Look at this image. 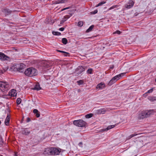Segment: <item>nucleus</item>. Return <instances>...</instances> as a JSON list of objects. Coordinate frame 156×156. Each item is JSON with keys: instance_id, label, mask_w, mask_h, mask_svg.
Masks as SVG:
<instances>
[{"instance_id": "obj_44", "label": "nucleus", "mask_w": 156, "mask_h": 156, "mask_svg": "<svg viewBox=\"0 0 156 156\" xmlns=\"http://www.w3.org/2000/svg\"><path fill=\"white\" fill-rule=\"evenodd\" d=\"M65 22V21L62 19V20L60 21V24H62Z\"/></svg>"}, {"instance_id": "obj_14", "label": "nucleus", "mask_w": 156, "mask_h": 156, "mask_svg": "<svg viewBox=\"0 0 156 156\" xmlns=\"http://www.w3.org/2000/svg\"><path fill=\"white\" fill-rule=\"evenodd\" d=\"M105 87V83L101 82L97 85L96 88L102 89H103Z\"/></svg>"}, {"instance_id": "obj_7", "label": "nucleus", "mask_w": 156, "mask_h": 156, "mask_svg": "<svg viewBox=\"0 0 156 156\" xmlns=\"http://www.w3.org/2000/svg\"><path fill=\"white\" fill-rule=\"evenodd\" d=\"M134 3L132 0H130L125 5V7L127 9H129L132 8L134 5Z\"/></svg>"}, {"instance_id": "obj_42", "label": "nucleus", "mask_w": 156, "mask_h": 156, "mask_svg": "<svg viewBox=\"0 0 156 156\" xmlns=\"http://www.w3.org/2000/svg\"><path fill=\"white\" fill-rule=\"evenodd\" d=\"M59 30L62 31L64 30V27H61L60 28Z\"/></svg>"}, {"instance_id": "obj_35", "label": "nucleus", "mask_w": 156, "mask_h": 156, "mask_svg": "<svg viewBox=\"0 0 156 156\" xmlns=\"http://www.w3.org/2000/svg\"><path fill=\"white\" fill-rule=\"evenodd\" d=\"M117 7H118V5H115V6H114L111 7L110 8H109V9L111 10V9H114L115 8H117Z\"/></svg>"}, {"instance_id": "obj_32", "label": "nucleus", "mask_w": 156, "mask_h": 156, "mask_svg": "<svg viewBox=\"0 0 156 156\" xmlns=\"http://www.w3.org/2000/svg\"><path fill=\"white\" fill-rule=\"evenodd\" d=\"M77 83L79 85L82 84L83 83V80H80L77 81Z\"/></svg>"}, {"instance_id": "obj_30", "label": "nucleus", "mask_w": 156, "mask_h": 156, "mask_svg": "<svg viewBox=\"0 0 156 156\" xmlns=\"http://www.w3.org/2000/svg\"><path fill=\"white\" fill-rule=\"evenodd\" d=\"M106 3V2L104 1L101 2L100 3H99L98 5H97L96 7H98L100 6H101L102 5Z\"/></svg>"}, {"instance_id": "obj_8", "label": "nucleus", "mask_w": 156, "mask_h": 156, "mask_svg": "<svg viewBox=\"0 0 156 156\" xmlns=\"http://www.w3.org/2000/svg\"><path fill=\"white\" fill-rule=\"evenodd\" d=\"M9 58L3 53L0 52V59L2 60H8Z\"/></svg>"}, {"instance_id": "obj_39", "label": "nucleus", "mask_w": 156, "mask_h": 156, "mask_svg": "<svg viewBox=\"0 0 156 156\" xmlns=\"http://www.w3.org/2000/svg\"><path fill=\"white\" fill-rule=\"evenodd\" d=\"M98 12L97 10H95L94 11H92L91 12V13L93 14H95L96 13Z\"/></svg>"}, {"instance_id": "obj_16", "label": "nucleus", "mask_w": 156, "mask_h": 156, "mask_svg": "<svg viewBox=\"0 0 156 156\" xmlns=\"http://www.w3.org/2000/svg\"><path fill=\"white\" fill-rule=\"evenodd\" d=\"M16 90L14 89H12L11 92H9V94L12 97H14L16 95Z\"/></svg>"}, {"instance_id": "obj_46", "label": "nucleus", "mask_w": 156, "mask_h": 156, "mask_svg": "<svg viewBox=\"0 0 156 156\" xmlns=\"http://www.w3.org/2000/svg\"><path fill=\"white\" fill-rule=\"evenodd\" d=\"M69 54H65V53H64V55L65 56H67L68 55H69Z\"/></svg>"}, {"instance_id": "obj_33", "label": "nucleus", "mask_w": 156, "mask_h": 156, "mask_svg": "<svg viewBox=\"0 0 156 156\" xmlns=\"http://www.w3.org/2000/svg\"><path fill=\"white\" fill-rule=\"evenodd\" d=\"M43 66L45 68H49L50 66H49V65L47 63H44V64Z\"/></svg>"}, {"instance_id": "obj_37", "label": "nucleus", "mask_w": 156, "mask_h": 156, "mask_svg": "<svg viewBox=\"0 0 156 156\" xmlns=\"http://www.w3.org/2000/svg\"><path fill=\"white\" fill-rule=\"evenodd\" d=\"M153 90V88H151V89H150V90H149L147 91V93H151L152 92Z\"/></svg>"}, {"instance_id": "obj_12", "label": "nucleus", "mask_w": 156, "mask_h": 156, "mask_svg": "<svg viewBox=\"0 0 156 156\" xmlns=\"http://www.w3.org/2000/svg\"><path fill=\"white\" fill-rule=\"evenodd\" d=\"M51 147L46 148L44 152V154L45 155H51Z\"/></svg>"}, {"instance_id": "obj_49", "label": "nucleus", "mask_w": 156, "mask_h": 156, "mask_svg": "<svg viewBox=\"0 0 156 156\" xmlns=\"http://www.w3.org/2000/svg\"><path fill=\"white\" fill-rule=\"evenodd\" d=\"M80 91V90L79 89L78 90V92H79Z\"/></svg>"}, {"instance_id": "obj_3", "label": "nucleus", "mask_w": 156, "mask_h": 156, "mask_svg": "<svg viewBox=\"0 0 156 156\" xmlns=\"http://www.w3.org/2000/svg\"><path fill=\"white\" fill-rule=\"evenodd\" d=\"M153 110H150L149 111H142L139 115L138 118L139 119H142L145 118H147L150 116Z\"/></svg>"}, {"instance_id": "obj_18", "label": "nucleus", "mask_w": 156, "mask_h": 156, "mask_svg": "<svg viewBox=\"0 0 156 156\" xmlns=\"http://www.w3.org/2000/svg\"><path fill=\"white\" fill-rule=\"evenodd\" d=\"M41 88L40 86V85L38 83H37L35 85L33 89L37 90H40L41 89Z\"/></svg>"}, {"instance_id": "obj_15", "label": "nucleus", "mask_w": 156, "mask_h": 156, "mask_svg": "<svg viewBox=\"0 0 156 156\" xmlns=\"http://www.w3.org/2000/svg\"><path fill=\"white\" fill-rule=\"evenodd\" d=\"M67 2V0H59L54 1L53 4H58L59 3H63Z\"/></svg>"}, {"instance_id": "obj_52", "label": "nucleus", "mask_w": 156, "mask_h": 156, "mask_svg": "<svg viewBox=\"0 0 156 156\" xmlns=\"http://www.w3.org/2000/svg\"><path fill=\"white\" fill-rule=\"evenodd\" d=\"M1 156H3V155H1Z\"/></svg>"}, {"instance_id": "obj_13", "label": "nucleus", "mask_w": 156, "mask_h": 156, "mask_svg": "<svg viewBox=\"0 0 156 156\" xmlns=\"http://www.w3.org/2000/svg\"><path fill=\"white\" fill-rule=\"evenodd\" d=\"M22 133L25 135H27L30 133V131L27 128H24L22 130Z\"/></svg>"}, {"instance_id": "obj_25", "label": "nucleus", "mask_w": 156, "mask_h": 156, "mask_svg": "<svg viewBox=\"0 0 156 156\" xmlns=\"http://www.w3.org/2000/svg\"><path fill=\"white\" fill-rule=\"evenodd\" d=\"M93 69L91 68L89 69L87 71V73L88 74H92V73Z\"/></svg>"}, {"instance_id": "obj_11", "label": "nucleus", "mask_w": 156, "mask_h": 156, "mask_svg": "<svg viewBox=\"0 0 156 156\" xmlns=\"http://www.w3.org/2000/svg\"><path fill=\"white\" fill-rule=\"evenodd\" d=\"M10 115L9 113L7 114V117L5 119V123L6 126H9V124Z\"/></svg>"}, {"instance_id": "obj_1", "label": "nucleus", "mask_w": 156, "mask_h": 156, "mask_svg": "<svg viewBox=\"0 0 156 156\" xmlns=\"http://www.w3.org/2000/svg\"><path fill=\"white\" fill-rule=\"evenodd\" d=\"M24 73L27 76H36L37 74V72L35 68L30 67L25 70Z\"/></svg>"}, {"instance_id": "obj_26", "label": "nucleus", "mask_w": 156, "mask_h": 156, "mask_svg": "<svg viewBox=\"0 0 156 156\" xmlns=\"http://www.w3.org/2000/svg\"><path fill=\"white\" fill-rule=\"evenodd\" d=\"M93 115L92 114L90 113V114H89L86 115L85 117L86 118H90Z\"/></svg>"}, {"instance_id": "obj_51", "label": "nucleus", "mask_w": 156, "mask_h": 156, "mask_svg": "<svg viewBox=\"0 0 156 156\" xmlns=\"http://www.w3.org/2000/svg\"><path fill=\"white\" fill-rule=\"evenodd\" d=\"M8 110H9V109H8Z\"/></svg>"}, {"instance_id": "obj_19", "label": "nucleus", "mask_w": 156, "mask_h": 156, "mask_svg": "<svg viewBox=\"0 0 156 156\" xmlns=\"http://www.w3.org/2000/svg\"><path fill=\"white\" fill-rule=\"evenodd\" d=\"M148 99L151 101H156V97L150 96L148 97Z\"/></svg>"}, {"instance_id": "obj_6", "label": "nucleus", "mask_w": 156, "mask_h": 156, "mask_svg": "<svg viewBox=\"0 0 156 156\" xmlns=\"http://www.w3.org/2000/svg\"><path fill=\"white\" fill-rule=\"evenodd\" d=\"M51 155H58L61 152V149L55 147H51Z\"/></svg>"}, {"instance_id": "obj_36", "label": "nucleus", "mask_w": 156, "mask_h": 156, "mask_svg": "<svg viewBox=\"0 0 156 156\" xmlns=\"http://www.w3.org/2000/svg\"><path fill=\"white\" fill-rule=\"evenodd\" d=\"M58 52H61V53H65V54H69V53L66 52H65V51H61V50H58Z\"/></svg>"}, {"instance_id": "obj_31", "label": "nucleus", "mask_w": 156, "mask_h": 156, "mask_svg": "<svg viewBox=\"0 0 156 156\" xmlns=\"http://www.w3.org/2000/svg\"><path fill=\"white\" fill-rule=\"evenodd\" d=\"M83 21H80L78 22V23L77 25L81 27L82 26H83Z\"/></svg>"}, {"instance_id": "obj_50", "label": "nucleus", "mask_w": 156, "mask_h": 156, "mask_svg": "<svg viewBox=\"0 0 156 156\" xmlns=\"http://www.w3.org/2000/svg\"><path fill=\"white\" fill-rule=\"evenodd\" d=\"M155 81L156 82V79H155Z\"/></svg>"}, {"instance_id": "obj_43", "label": "nucleus", "mask_w": 156, "mask_h": 156, "mask_svg": "<svg viewBox=\"0 0 156 156\" xmlns=\"http://www.w3.org/2000/svg\"><path fill=\"white\" fill-rule=\"evenodd\" d=\"M69 8H70L69 7H66V8H64L62 9L61 11H63L64 10L68 9H69Z\"/></svg>"}, {"instance_id": "obj_2", "label": "nucleus", "mask_w": 156, "mask_h": 156, "mask_svg": "<svg viewBox=\"0 0 156 156\" xmlns=\"http://www.w3.org/2000/svg\"><path fill=\"white\" fill-rule=\"evenodd\" d=\"M10 87L8 83L5 81H0V89L5 93L9 89Z\"/></svg>"}, {"instance_id": "obj_20", "label": "nucleus", "mask_w": 156, "mask_h": 156, "mask_svg": "<svg viewBox=\"0 0 156 156\" xmlns=\"http://www.w3.org/2000/svg\"><path fill=\"white\" fill-rule=\"evenodd\" d=\"M94 25H92L86 30V32L87 33H88L90 31H91L94 28Z\"/></svg>"}, {"instance_id": "obj_21", "label": "nucleus", "mask_w": 156, "mask_h": 156, "mask_svg": "<svg viewBox=\"0 0 156 156\" xmlns=\"http://www.w3.org/2000/svg\"><path fill=\"white\" fill-rule=\"evenodd\" d=\"M114 127H115L114 125H112L108 126L106 129H103V131H105L106 130H108L109 129H111L112 128Z\"/></svg>"}, {"instance_id": "obj_29", "label": "nucleus", "mask_w": 156, "mask_h": 156, "mask_svg": "<svg viewBox=\"0 0 156 156\" xmlns=\"http://www.w3.org/2000/svg\"><path fill=\"white\" fill-rule=\"evenodd\" d=\"M70 17V16L69 15H66L64 16L62 19L64 21H66Z\"/></svg>"}, {"instance_id": "obj_47", "label": "nucleus", "mask_w": 156, "mask_h": 156, "mask_svg": "<svg viewBox=\"0 0 156 156\" xmlns=\"http://www.w3.org/2000/svg\"><path fill=\"white\" fill-rule=\"evenodd\" d=\"M14 156H17V154L15 153L14 155Z\"/></svg>"}, {"instance_id": "obj_10", "label": "nucleus", "mask_w": 156, "mask_h": 156, "mask_svg": "<svg viewBox=\"0 0 156 156\" xmlns=\"http://www.w3.org/2000/svg\"><path fill=\"white\" fill-rule=\"evenodd\" d=\"M84 68L82 66H79L77 69V71L78 72V74H80L83 72L85 71Z\"/></svg>"}, {"instance_id": "obj_9", "label": "nucleus", "mask_w": 156, "mask_h": 156, "mask_svg": "<svg viewBox=\"0 0 156 156\" xmlns=\"http://www.w3.org/2000/svg\"><path fill=\"white\" fill-rule=\"evenodd\" d=\"M26 67V65L23 63H21L18 64L17 66V69L20 72H21V70L23 69Z\"/></svg>"}, {"instance_id": "obj_28", "label": "nucleus", "mask_w": 156, "mask_h": 156, "mask_svg": "<svg viewBox=\"0 0 156 156\" xmlns=\"http://www.w3.org/2000/svg\"><path fill=\"white\" fill-rule=\"evenodd\" d=\"M21 102V99L20 98H18L16 100V103L17 105L20 104Z\"/></svg>"}, {"instance_id": "obj_22", "label": "nucleus", "mask_w": 156, "mask_h": 156, "mask_svg": "<svg viewBox=\"0 0 156 156\" xmlns=\"http://www.w3.org/2000/svg\"><path fill=\"white\" fill-rule=\"evenodd\" d=\"M4 12L7 15H8L10 14L11 11L8 9H4Z\"/></svg>"}, {"instance_id": "obj_27", "label": "nucleus", "mask_w": 156, "mask_h": 156, "mask_svg": "<svg viewBox=\"0 0 156 156\" xmlns=\"http://www.w3.org/2000/svg\"><path fill=\"white\" fill-rule=\"evenodd\" d=\"M137 135H138V134L135 133L132 134L130 135L129 137H128L127 139H129L130 138H132V137H133Z\"/></svg>"}, {"instance_id": "obj_4", "label": "nucleus", "mask_w": 156, "mask_h": 156, "mask_svg": "<svg viewBox=\"0 0 156 156\" xmlns=\"http://www.w3.org/2000/svg\"><path fill=\"white\" fill-rule=\"evenodd\" d=\"M125 74V73H122L114 77L109 82L108 84V85L109 86L112 85L115 83L117 80L119 79L120 77L123 76Z\"/></svg>"}, {"instance_id": "obj_5", "label": "nucleus", "mask_w": 156, "mask_h": 156, "mask_svg": "<svg viewBox=\"0 0 156 156\" xmlns=\"http://www.w3.org/2000/svg\"><path fill=\"white\" fill-rule=\"evenodd\" d=\"M73 123L74 125L80 127H84L87 124L86 122L82 119L74 120Z\"/></svg>"}, {"instance_id": "obj_34", "label": "nucleus", "mask_w": 156, "mask_h": 156, "mask_svg": "<svg viewBox=\"0 0 156 156\" xmlns=\"http://www.w3.org/2000/svg\"><path fill=\"white\" fill-rule=\"evenodd\" d=\"M121 33V32L119 30H116L114 34H120Z\"/></svg>"}, {"instance_id": "obj_40", "label": "nucleus", "mask_w": 156, "mask_h": 156, "mask_svg": "<svg viewBox=\"0 0 156 156\" xmlns=\"http://www.w3.org/2000/svg\"><path fill=\"white\" fill-rule=\"evenodd\" d=\"M36 116L37 117H39L40 116V112H38L36 114Z\"/></svg>"}, {"instance_id": "obj_45", "label": "nucleus", "mask_w": 156, "mask_h": 156, "mask_svg": "<svg viewBox=\"0 0 156 156\" xmlns=\"http://www.w3.org/2000/svg\"><path fill=\"white\" fill-rule=\"evenodd\" d=\"M114 67V66L113 65L111 66L110 67V68L111 69H113Z\"/></svg>"}, {"instance_id": "obj_17", "label": "nucleus", "mask_w": 156, "mask_h": 156, "mask_svg": "<svg viewBox=\"0 0 156 156\" xmlns=\"http://www.w3.org/2000/svg\"><path fill=\"white\" fill-rule=\"evenodd\" d=\"M106 112V110L104 108L98 109L97 111V113L98 114H104Z\"/></svg>"}, {"instance_id": "obj_38", "label": "nucleus", "mask_w": 156, "mask_h": 156, "mask_svg": "<svg viewBox=\"0 0 156 156\" xmlns=\"http://www.w3.org/2000/svg\"><path fill=\"white\" fill-rule=\"evenodd\" d=\"M38 112V110L37 109H34L33 110V112L34 114H36V113H37V112Z\"/></svg>"}, {"instance_id": "obj_24", "label": "nucleus", "mask_w": 156, "mask_h": 156, "mask_svg": "<svg viewBox=\"0 0 156 156\" xmlns=\"http://www.w3.org/2000/svg\"><path fill=\"white\" fill-rule=\"evenodd\" d=\"M52 34L53 35H55L59 36L61 35V33L58 32L53 31L52 32Z\"/></svg>"}, {"instance_id": "obj_48", "label": "nucleus", "mask_w": 156, "mask_h": 156, "mask_svg": "<svg viewBox=\"0 0 156 156\" xmlns=\"http://www.w3.org/2000/svg\"><path fill=\"white\" fill-rule=\"evenodd\" d=\"M79 144H82V143L81 142H80Z\"/></svg>"}, {"instance_id": "obj_41", "label": "nucleus", "mask_w": 156, "mask_h": 156, "mask_svg": "<svg viewBox=\"0 0 156 156\" xmlns=\"http://www.w3.org/2000/svg\"><path fill=\"white\" fill-rule=\"evenodd\" d=\"M30 121H31L29 117H28L27 118V119L26 120L27 122H29Z\"/></svg>"}, {"instance_id": "obj_23", "label": "nucleus", "mask_w": 156, "mask_h": 156, "mask_svg": "<svg viewBox=\"0 0 156 156\" xmlns=\"http://www.w3.org/2000/svg\"><path fill=\"white\" fill-rule=\"evenodd\" d=\"M62 42L64 44H66L68 42L67 40L65 38H62Z\"/></svg>"}]
</instances>
